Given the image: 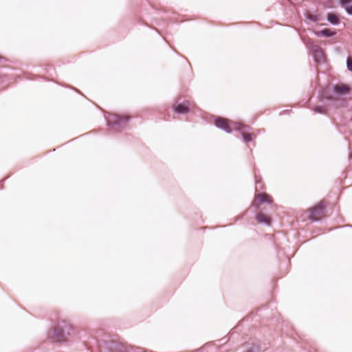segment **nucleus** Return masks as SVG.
I'll use <instances>...</instances> for the list:
<instances>
[{"label":"nucleus","mask_w":352,"mask_h":352,"mask_svg":"<svg viewBox=\"0 0 352 352\" xmlns=\"http://www.w3.org/2000/svg\"><path fill=\"white\" fill-rule=\"evenodd\" d=\"M313 110L318 113H324L326 112L325 109L320 106H315Z\"/></svg>","instance_id":"obj_15"},{"label":"nucleus","mask_w":352,"mask_h":352,"mask_svg":"<svg viewBox=\"0 0 352 352\" xmlns=\"http://www.w3.org/2000/svg\"><path fill=\"white\" fill-rule=\"evenodd\" d=\"M333 91L337 94L344 95L346 94V92L349 91V87L345 85L341 84L336 85L333 87Z\"/></svg>","instance_id":"obj_10"},{"label":"nucleus","mask_w":352,"mask_h":352,"mask_svg":"<svg viewBox=\"0 0 352 352\" xmlns=\"http://www.w3.org/2000/svg\"><path fill=\"white\" fill-rule=\"evenodd\" d=\"M107 121L109 126L118 127V130H122L126 126L129 117L111 114L107 118Z\"/></svg>","instance_id":"obj_1"},{"label":"nucleus","mask_w":352,"mask_h":352,"mask_svg":"<svg viewBox=\"0 0 352 352\" xmlns=\"http://www.w3.org/2000/svg\"><path fill=\"white\" fill-rule=\"evenodd\" d=\"M314 34L318 37H320V36L330 37V36H334L335 32H332L329 29H323L322 30L315 32Z\"/></svg>","instance_id":"obj_9"},{"label":"nucleus","mask_w":352,"mask_h":352,"mask_svg":"<svg viewBox=\"0 0 352 352\" xmlns=\"http://www.w3.org/2000/svg\"><path fill=\"white\" fill-rule=\"evenodd\" d=\"M340 3L349 14L352 15V0H340Z\"/></svg>","instance_id":"obj_8"},{"label":"nucleus","mask_w":352,"mask_h":352,"mask_svg":"<svg viewBox=\"0 0 352 352\" xmlns=\"http://www.w3.org/2000/svg\"><path fill=\"white\" fill-rule=\"evenodd\" d=\"M307 44H309V50L313 56L314 61L317 63H320L324 60V54L322 52V48L316 44L314 42L309 39Z\"/></svg>","instance_id":"obj_3"},{"label":"nucleus","mask_w":352,"mask_h":352,"mask_svg":"<svg viewBox=\"0 0 352 352\" xmlns=\"http://www.w3.org/2000/svg\"><path fill=\"white\" fill-rule=\"evenodd\" d=\"M256 220L259 223H263L265 225H270V217H267L266 215H265L262 213H258L256 216Z\"/></svg>","instance_id":"obj_11"},{"label":"nucleus","mask_w":352,"mask_h":352,"mask_svg":"<svg viewBox=\"0 0 352 352\" xmlns=\"http://www.w3.org/2000/svg\"><path fill=\"white\" fill-rule=\"evenodd\" d=\"M346 67L349 71L352 72V58L351 57L346 58Z\"/></svg>","instance_id":"obj_16"},{"label":"nucleus","mask_w":352,"mask_h":352,"mask_svg":"<svg viewBox=\"0 0 352 352\" xmlns=\"http://www.w3.org/2000/svg\"><path fill=\"white\" fill-rule=\"evenodd\" d=\"M189 102H184L174 107V111L179 114H186L189 111Z\"/></svg>","instance_id":"obj_7"},{"label":"nucleus","mask_w":352,"mask_h":352,"mask_svg":"<svg viewBox=\"0 0 352 352\" xmlns=\"http://www.w3.org/2000/svg\"><path fill=\"white\" fill-rule=\"evenodd\" d=\"M258 201L260 203H265L270 204L272 203V200L270 196L265 193L258 194L257 196Z\"/></svg>","instance_id":"obj_12"},{"label":"nucleus","mask_w":352,"mask_h":352,"mask_svg":"<svg viewBox=\"0 0 352 352\" xmlns=\"http://www.w3.org/2000/svg\"><path fill=\"white\" fill-rule=\"evenodd\" d=\"M323 211L324 206L320 203L309 210L307 217L312 221H319L318 217L323 213Z\"/></svg>","instance_id":"obj_5"},{"label":"nucleus","mask_w":352,"mask_h":352,"mask_svg":"<svg viewBox=\"0 0 352 352\" xmlns=\"http://www.w3.org/2000/svg\"><path fill=\"white\" fill-rule=\"evenodd\" d=\"M233 121H230L226 118H223L221 117H216L214 119V124L215 126L224 131L227 133H230L232 131H234L232 127V124Z\"/></svg>","instance_id":"obj_4"},{"label":"nucleus","mask_w":352,"mask_h":352,"mask_svg":"<svg viewBox=\"0 0 352 352\" xmlns=\"http://www.w3.org/2000/svg\"><path fill=\"white\" fill-rule=\"evenodd\" d=\"M307 19L312 21V22H317L320 19V16L317 14H312L309 12H307L305 14Z\"/></svg>","instance_id":"obj_13"},{"label":"nucleus","mask_w":352,"mask_h":352,"mask_svg":"<svg viewBox=\"0 0 352 352\" xmlns=\"http://www.w3.org/2000/svg\"><path fill=\"white\" fill-rule=\"evenodd\" d=\"M351 157H352V153H351Z\"/></svg>","instance_id":"obj_17"},{"label":"nucleus","mask_w":352,"mask_h":352,"mask_svg":"<svg viewBox=\"0 0 352 352\" xmlns=\"http://www.w3.org/2000/svg\"><path fill=\"white\" fill-rule=\"evenodd\" d=\"M52 336L57 342H61L65 340V329L59 326L56 327L52 331Z\"/></svg>","instance_id":"obj_6"},{"label":"nucleus","mask_w":352,"mask_h":352,"mask_svg":"<svg viewBox=\"0 0 352 352\" xmlns=\"http://www.w3.org/2000/svg\"><path fill=\"white\" fill-rule=\"evenodd\" d=\"M327 21L329 23H330L332 25H337L338 23V17L333 14H329L327 15Z\"/></svg>","instance_id":"obj_14"},{"label":"nucleus","mask_w":352,"mask_h":352,"mask_svg":"<svg viewBox=\"0 0 352 352\" xmlns=\"http://www.w3.org/2000/svg\"><path fill=\"white\" fill-rule=\"evenodd\" d=\"M232 127L234 131L241 132V135L243 138L244 142L247 143L252 141V137H254V135L253 133H247L250 129V127L249 126L244 125L240 122H233L232 124Z\"/></svg>","instance_id":"obj_2"}]
</instances>
